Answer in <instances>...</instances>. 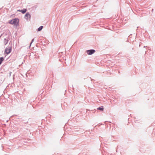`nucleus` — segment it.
I'll return each instance as SVG.
<instances>
[{"label":"nucleus","mask_w":155,"mask_h":155,"mask_svg":"<svg viewBox=\"0 0 155 155\" xmlns=\"http://www.w3.org/2000/svg\"><path fill=\"white\" fill-rule=\"evenodd\" d=\"M11 48L8 47L6 48L5 49V52L8 54L11 52Z\"/></svg>","instance_id":"obj_2"},{"label":"nucleus","mask_w":155,"mask_h":155,"mask_svg":"<svg viewBox=\"0 0 155 155\" xmlns=\"http://www.w3.org/2000/svg\"><path fill=\"white\" fill-rule=\"evenodd\" d=\"M43 26H40L38 29V31H40L41 30H42V29L43 28Z\"/></svg>","instance_id":"obj_8"},{"label":"nucleus","mask_w":155,"mask_h":155,"mask_svg":"<svg viewBox=\"0 0 155 155\" xmlns=\"http://www.w3.org/2000/svg\"><path fill=\"white\" fill-rule=\"evenodd\" d=\"M25 17L26 18H30L31 17L30 15L28 13H27L25 15Z\"/></svg>","instance_id":"obj_5"},{"label":"nucleus","mask_w":155,"mask_h":155,"mask_svg":"<svg viewBox=\"0 0 155 155\" xmlns=\"http://www.w3.org/2000/svg\"><path fill=\"white\" fill-rule=\"evenodd\" d=\"M4 58L3 57H1L0 58V65L2 63V61L4 60Z\"/></svg>","instance_id":"obj_7"},{"label":"nucleus","mask_w":155,"mask_h":155,"mask_svg":"<svg viewBox=\"0 0 155 155\" xmlns=\"http://www.w3.org/2000/svg\"><path fill=\"white\" fill-rule=\"evenodd\" d=\"M34 41V39H33L32 40V41Z\"/></svg>","instance_id":"obj_11"},{"label":"nucleus","mask_w":155,"mask_h":155,"mask_svg":"<svg viewBox=\"0 0 155 155\" xmlns=\"http://www.w3.org/2000/svg\"><path fill=\"white\" fill-rule=\"evenodd\" d=\"M9 23L15 25L16 26L18 25L19 20L18 18H15L11 20Z\"/></svg>","instance_id":"obj_1"},{"label":"nucleus","mask_w":155,"mask_h":155,"mask_svg":"<svg viewBox=\"0 0 155 155\" xmlns=\"http://www.w3.org/2000/svg\"><path fill=\"white\" fill-rule=\"evenodd\" d=\"M17 115H12V116L11 117V118L12 117H13L14 116H16Z\"/></svg>","instance_id":"obj_9"},{"label":"nucleus","mask_w":155,"mask_h":155,"mask_svg":"<svg viewBox=\"0 0 155 155\" xmlns=\"http://www.w3.org/2000/svg\"><path fill=\"white\" fill-rule=\"evenodd\" d=\"M27 10L26 9H24L23 10H18V11L20 12H21L23 14H24L26 12Z\"/></svg>","instance_id":"obj_4"},{"label":"nucleus","mask_w":155,"mask_h":155,"mask_svg":"<svg viewBox=\"0 0 155 155\" xmlns=\"http://www.w3.org/2000/svg\"><path fill=\"white\" fill-rule=\"evenodd\" d=\"M96 127V126H95V127H94V128H95V127Z\"/></svg>","instance_id":"obj_10"},{"label":"nucleus","mask_w":155,"mask_h":155,"mask_svg":"<svg viewBox=\"0 0 155 155\" xmlns=\"http://www.w3.org/2000/svg\"><path fill=\"white\" fill-rule=\"evenodd\" d=\"M97 109L98 110L102 111L104 110V107H98Z\"/></svg>","instance_id":"obj_6"},{"label":"nucleus","mask_w":155,"mask_h":155,"mask_svg":"<svg viewBox=\"0 0 155 155\" xmlns=\"http://www.w3.org/2000/svg\"><path fill=\"white\" fill-rule=\"evenodd\" d=\"M95 50H90L87 51V54L89 55H91L95 52Z\"/></svg>","instance_id":"obj_3"}]
</instances>
